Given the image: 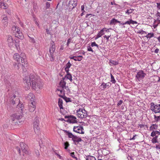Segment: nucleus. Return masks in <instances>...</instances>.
Wrapping results in <instances>:
<instances>
[{
    "mask_svg": "<svg viewBox=\"0 0 160 160\" xmlns=\"http://www.w3.org/2000/svg\"><path fill=\"white\" fill-rule=\"evenodd\" d=\"M18 63H15L14 64V66L15 67V68L18 70L21 67V63L20 62H18Z\"/></svg>",
    "mask_w": 160,
    "mask_h": 160,
    "instance_id": "38",
    "label": "nucleus"
},
{
    "mask_svg": "<svg viewBox=\"0 0 160 160\" xmlns=\"http://www.w3.org/2000/svg\"><path fill=\"white\" fill-rule=\"evenodd\" d=\"M73 130L74 132L79 133L83 134L84 133L83 127L81 126H74Z\"/></svg>",
    "mask_w": 160,
    "mask_h": 160,
    "instance_id": "9",
    "label": "nucleus"
},
{
    "mask_svg": "<svg viewBox=\"0 0 160 160\" xmlns=\"http://www.w3.org/2000/svg\"><path fill=\"white\" fill-rule=\"evenodd\" d=\"M50 4L49 2H47L46 3V9H48L50 7Z\"/></svg>",
    "mask_w": 160,
    "mask_h": 160,
    "instance_id": "52",
    "label": "nucleus"
},
{
    "mask_svg": "<svg viewBox=\"0 0 160 160\" xmlns=\"http://www.w3.org/2000/svg\"><path fill=\"white\" fill-rule=\"evenodd\" d=\"M72 64L70 63V62L69 61L67 64L65 66L64 68L65 71L66 72H69V69L72 66Z\"/></svg>",
    "mask_w": 160,
    "mask_h": 160,
    "instance_id": "20",
    "label": "nucleus"
},
{
    "mask_svg": "<svg viewBox=\"0 0 160 160\" xmlns=\"http://www.w3.org/2000/svg\"><path fill=\"white\" fill-rule=\"evenodd\" d=\"M157 134L160 135V132L159 131H156Z\"/></svg>",
    "mask_w": 160,
    "mask_h": 160,
    "instance_id": "61",
    "label": "nucleus"
},
{
    "mask_svg": "<svg viewBox=\"0 0 160 160\" xmlns=\"http://www.w3.org/2000/svg\"><path fill=\"white\" fill-rule=\"evenodd\" d=\"M144 32L143 31H142H142H139L138 32V33H140L143 34V33H142V32Z\"/></svg>",
    "mask_w": 160,
    "mask_h": 160,
    "instance_id": "63",
    "label": "nucleus"
},
{
    "mask_svg": "<svg viewBox=\"0 0 160 160\" xmlns=\"http://www.w3.org/2000/svg\"><path fill=\"white\" fill-rule=\"evenodd\" d=\"M117 23H120V22L118 21L115 18H113L111 21L110 22V24L111 25H114Z\"/></svg>",
    "mask_w": 160,
    "mask_h": 160,
    "instance_id": "33",
    "label": "nucleus"
},
{
    "mask_svg": "<svg viewBox=\"0 0 160 160\" xmlns=\"http://www.w3.org/2000/svg\"><path fill=\"white\" fill-rule=\"evenodd\" d=\"M81 10L82 11H83V12H85V11L84 10V5H82L81 7Z\"/></svg>",
    "mask_w": 160,
    "mask_h": 160,
    "instance_id": "58",
    "label": "nucleus"
},
{
    "mask_svg": "<svg viewBox=\"0 0 160 160\" xmlns=\"http://www.w3.org/2000/svg\"><path fill=\"white\" fill-rule=\"evenodd\" d=\"M56 154L57 155V156L60 159H63V158L62 156L60 155L59 154H58L57 153H56Z\"/></svg>",
    "mask_w": 160,
    "mask_h": 160,
    "instance_id": "53",
    "label": "nucleus"
},
{
    "mask_svg": "<svg viewBox=\"0 0 160 160\" xmlns=\"http://www.w3.org/2000/svg\"><path fill=\"white\" fill-rule=\"evenodd\" d=\"M82 59V58H79L77 57H76L75 59H74V60L75 61H80Z\"/></svg>",
    "mask_w": 160,
    "mask_h": 160,
    "instance_id": "49",
    "label": "nucleus"
},
{
    "mask_svg": "<svg viewBox=\"0 0 160 160\" xmlns=\"http://www.w3.org/2000/svg\"><path fill=\"white\" fill-rule=\"evenodd\" d=\"M72 140L74 142H81L82 140V139L80 138H78L75 136Z\"/></svg>",
    "mask_w": 160,
    "mask_h": 160,
    "instance_id": "34",
    "label": "nucleus"
},
{
    "mask_svg": "<svg viewBox=\"0 0 160 160\" xmlns=\"http://www.w3.org/2000/svg\"><path fill=\"white\" fill-rule=\"evenodd\" d=\"M77 115L78 117L80 118H86L87 114L86 111L83 109H79L77 110Z\"/></svg>",
    "mask_w": 160,
    "mask_h": 160,
    "instance_id": "7",
    "label": "nucleus"
},
{
    "mask_svg": "<svg viewBox=\"0 0 160 160\" xmlns=\"http://www.w3.org/2000/svg\"><path fill=\"white\" fill-rule=\"evenodd\" d=\"M27 99L30 100L31 102H35L34 100L35 99V95L32 93H29L28 95Z\"/></svg>",
    "mask_w": 160,
    "mask_h": 160,
    "instance_id": "14",
    "label": "nucleus"
},
{
    "mask_svg": "<svg viewBox=\"0 0 160 160\" xmlns=\"http://www.w3.org/2000/svg\"><path fill=\"white\" fill-rule=\"evenodd\" d=\"M24 81L28 89L32 86L33 89L38 91L42 88L43 84L39 81L38 78L32 74L25 77Z\"/></svg>",
    "mask_w": 160,
    "mask_h": 160,
    "instance_id": "1",
    "label": "nucleus"
},
{
    "mask_svg": "<svg viewBox=\"0 0 160 160\" xmlns=\"http://www.w3.org/2000/svg\"><path fill=\"white\" fill-rule=\"evenodd\" d=\"M33 124V128L34 132L37 134H39L40 130L39 127V121L38 117H36L34 119Z\"/></svg>",
    "mask_w": 160,
    "mask_h": 160,
    "instance_id": "5",
    "label": "nucleus"
},
{
    "mask_svg": "<svg viewBox=\"0 0 160 160\" xmlns=\"http://www.w3.org/2000/svg\"><path fill=\"white\" fill-rule=\"evenodd\" d=\"M22 68L23 71H25L26 70V68L24 69V68H26L28 66V63L27 61L24 62H23L22 63Z\"/></svg>",
    "mask_w": 160,
    "mask_h": 160,
    "instance_id": "30",
    "label": "nucleus"
},
{
    "mask_svg": "<svg viewBox=\"0 0 160 160\" xmlns=\"http://www.w3.org/2000/svg\"><path fill=\"white\" fill-rule=\"evenodd\" d=\"M12 30L14 33L16 37L21 39H23L24 36L22 33L20 31L19 27L15 26H13Z\"/></svg>",
    "mask_w": 160,
    "mask_h": 160,
    "instance_id": "3",
    "label": "nucleus"
},
{
    "mask_svg": "<svg viewBox=\"0 0 160 160\" xmlns=\"http://www.w3.org/2000/svg\"><path fill=\"white\" fill-rule=\"evenodd\" d=\"M76 57V56H70L69 57V58L70 59H73L74 60V59H75V58Z\"/></svg>",
    "mask_w": 160,
    "mask_h": 160,
    "instance_id": "59",
    "label": "nucleus"
},
{
    "mask_svg": "<svg viewBox=\"0 0 160 160\" xmlns=\"http://www.w3.org/2000/svg\"><path fill=\"white\" fill-rule=\"evenodd\" d=\"M19 40H14L12 37L11 35L7 36V42L10 48L13 47L15 45L18 48L19 46Z\"/></svg>",
    "mask_w": 160,
    "mask_h": 160,
    "instance_id": "2",
    "label": "nucleus"
},
{
    "mask_svg": "<svg viewBox=\"0 0 160 160\" xmlns=\"http://www.w3.org/2000/svg\"><path fill=\"white\" fill-rule=\"evenodd\" d=\"M151 142L152 143H155L158 142V140H157L156 139L153 138L151 140Z\"/></svg>",
    "mask_w": 160,
    "mask_h": 160,
    "instance_id": "48",
    "label": "nucleus"
},
{
    "mask_svg": "<svg viewBox=\"0 0 160 160\" xmlns=\"http://www.w3.org/2000/svg\"><path fill=\"white\" fill-rule=\"evenodd\" d=\"M20 56L18 53H15L13 56V59L16 61L17 62H20Z\"/></svg>",
    "mask_w": 160,
    "mask_h": 160,
    "instance_id": "16",
    "label": "nucleus"
},
{
    "mask_svg": "<svg viewBox=\"0 0 160 160\" xmlns=\"http://www.w3.org/2000/svg\"><path fill=\"white\" fill-rule=\"evenodd\" d=\"M64 148L66 149H67L69 144L68 142H66L64 143Z\"/></svg>",
    "mask_w": 160,
    "mask_h": 160,
    "instance_id": "43",
    "label": "nucleus"
},
{
    "mask_svg": "<svg viewBox=\"0 0 160 160\" xmlns=\"http://www.w3.org/2000/svg\"><path fill=\"white\" fill-rule=\"evenodd\" d=\"M87 50L88 51H91L92 52H93V51L92 49V48L90 46H88L87 47Z\"/></svg>",
    "mask_w": 160,
    "mask_h": 160,
    "instance_id": "50",
    "label": "nucleus"
},
{
    "mask_svg": "<svg viewBox=\"0 0 160 160\" xmlns=\"http://www.w3.org/2000/svg\"><path fill=\"white\" fill-rule=\"evenodd\" d=\"M49 57L50 60L51 61H53L54 60L55 57L54 56V53H50Z\"/></svg>",
    "mask_w": 160,
    "mask_h": 160,
    "instance_id": "36",
    "label": "nucleus"
},
{
    "mask_svg": "<svg viewBox=\"0 0 160 160\" xmlns=\"http://www.w3.org/2000/svg\"><path fill=\"white\" fill-rule=\"evenodd\" d=\"M111 85V84L110 82L106 83L104 82H103L101 85V87L103 89H104L106 88H108Z\"/></svg>",
    "mask_w": 160,
    "mask_h": 160,
    "instance_id": "19",
    "label": "nucleus"
},
{
    "mask_svg": "<svg viewBox=\"0 0 160 160\" xmlns=\"http://www.w3.org/2000/svg\"><path fill=\"white\" fill-rule=\"evenodd\" d=\"M157 17H158V18L159 19L160 18V13L159 12H158L156 14Z\"/></svg>",
    "mask_w": 160,
    "mask_h": 160,
    "instance_id": "55",
    "label": "nucleus"
},
{
    "mask_svg": "<svg viewBox=\"0 0 160 160\" xmlns=\"http://www.w3.org/2000/svg\"><path fill=\"white\" fill-rule=\"evenodd\" d=\"M134 9L132 8H129L126 10L125 11V14L127 15H129L130 14L133 13Z\"/></svg>",
    "mask_w": 160,
    "mask_h": 160,
    "instance_id": "28",
    "label": "nucleus"
},
{
    "mask_svg": "<svg viewBox=\"0 0 160 160\" xmlns=\"http://www.w3.org/2000/svg\"><path fill=\"white\" fill-rule=\"evenodd\" d=\"M64 80V79H62L61 80L59 83V86L62 88V89H63L66 86V82Z\"/></svg>",
    "mask_w": 160,
    "mask_h": 160,
    "instance_id": "27",
    "label": "nucleus"
},
{
    "mask_svg": "<svg viewBox=\"0 0 160 160\" xmlns=\"http://www.w3.org/2000/svg\"><path fill=\"white\" fill-rule=\"evenodd\" d=\"M122 101L121 100H120L119 101V102L118 103V104L120 105L122 103Z\"/></svg>",
    "mask_w": 160,
    "mask_h": 160,
    "instance_id": "62",
    "label": "nucleus"
},
{
    "mask_svg": "<svg viewBox=\"0 0 160 160\" xmlns=\"http://www.w3.org/2000/svg\"><path fill=\"white\" fill-rule=\"evenodd\" d=\"M20 145L22 151L24 152H25L26 151V145H25L24 143L23 142H21L20 143Z\"/></svg>",
    "mask_w": 160,
    "mask_h": 160,
    "instance_id": "26",
    "label": "nucleus"
},
{
    "mask_svg": "<svg viewBox=\"0 0 160 160\" xmlns=\"http://www.w3.org/2000/svg\"><path fill=\"white\" fill-rule=\"evenodd\" d=\"M154 36V33H149L145 36L147 38H150Z\"/></svg>",
    "mask_w": 160,
    "mask_h": 160,
    "instance_id": "40",
    "label": "nucleus"
},
{
    "mask_svg": "<svg viewBox=\"0 0 160 160\" xmlns=\"http://www.w3.org/2000/svg\"><path fill=\"white\" fill-rule=\"evenodd\" d=\"M3 19L2 20V23L3 24V25L4 27L7 26L8 25V18L7 17L5 16H3L2 18Z\"/></svg>",
    "mask_w": 160,
    "mask_h": 160,
    "instance_id": "18",
    "label": "nucleus"
},
{
    "mask_svg": "<svg viewBox=\"0 0 160 160\" xmlns=\"http://www.w3.org/2000/svg\"><path fill=\"white\" fill-rule=\"evenodd\" d=\"M63 101L61 98H59L58 101V105L60 109H63Z\"/></svg>",
    "mask_w": 160,
    "mask_h": 160,
    "instance_id": "31",
    "label": "nucleus"
},
{
    "mask_svg": "<svg viewBox=\"0 0 160 160\" xmlns=\"http://www.w3.org/2000/svg\"><path fill=\"white\" fill-rule=\"evenodd\" d=\"M146 76V74L143 71L140 70L137 73L136 76V81L139 82H142L143 79Z\"/></svg>",
    "mask_w": 160,
    "mask_h": 160,
    "instance_id": "4",
    "label": "nucleus"
},
{
    "mask_svg": "<svg viewBox=\"0 0 160 160\" xmlns=\"http://www.w3.org/2000/svg\"><path fill=\"white\" fill-rule=\"evenodd\" d=\"M57 91L58 93V92H59L61 94H64L65 92H67L68 93L70 92V91L68 87L65 86V87L62 89H57Z\"/></svg>",
    "mask_w": 160,
    "mask_h": 160,
    "instance_id": "13",
    "label": "nucleus"
},
{
    "mask_svg": "<svg viewBox=\"0 0 160 160\" xmlns=\"http://www.w3.org/2000/svg\"><path fill=\"white\" fill-rule=\"evenodd\" d=\"M110 76L111 78V80L110 81L111 82L113 83H115L116 82V81L114 78V77L113 76L112 74H110Z\"/></svg>",
    "mask_w": 160,
    "mask_h": 160,
    "instance_id": "41",
    "label": "nucleus"
},
{
    "mask_svg": "<svg viewBox=\"0 0 160 160\" xmlns=\"http://www.w3.org/2000/svg\"><path fill=\"white\" fill-rule=\"evenodd\" d=\"M65 132H66L67 135L68 136V138H71L72 140L74 138V137L75 136L73 135L72 133L69 132L68 131H65Z\"/></svg>",
    "mask_w": 160,
    "mask_h": 160,
    "instance_id": "32",
    "label": "nucleus"
},
{
    "mask_svg": "<svg viewBox=\"0 0 160 160\" xmlns=\"http://www.w3.org/2000/svg\"><path fill=\"white\" fill-rule=\"evenodd\" d=\"M68 122L70 123H74L77 122L76 118L74 116H71L68 120Z\"/></svg>",
    "mask_w": 160,
    "mask_h": 160,
    "instance_id": "15",
    "label": "nucleus"
},
{
    "mask_svg": "<svg viewBox=\"0 0 160 160\" xmlns=\"http://www.w3.org/2000/svg\"><path fill=\"white\" fill-rule=\"evenodd\" d=\"M86 160H96V158L93 156H88L86 157ZM98 160H102L101 159Z\"/></svg>",
    "mask_w": 160,
    "mask_h": 160,
    "instance_id": "35",
    "label": "nucleus"
},
{
    "mask_svg": "<svg viewBox=\"0 0 160 160\" xmlns=\"http://www.w3.org/2000/svg\"><path fill=\"white\" fill-rule=\"evenodd\" d=\"M152 82L156 83L160 82V77L157 76H154L153 77Z\"/></svg>",
    "mask_w": 160,
    "mask_h": 160,
    "instance_id": "21",
    "label": "nucleus"
},
{
    "mask_svg": "<svg viewBox=\"0 0 160 160\" xmlns=\"http://www.w3.org/2000/svg\"><path fill=\"white\" fill-rule=\"evenodd\" d=\"M29 38H30V41L31 42L34 43L35 42V41L33 37H31L28 36Z\"/></svg>",
    "mask_w": 160,
    "mask_h": 160,
    "instance_id": "44",
    "label": "nucleus"
},
{
    "mask_svg": "<svg viewBox=\"0 0 160 160\" xmlns=\"http://www.w3.org/2000/svg\"><path fill=\"white\" fill-rule=\"evenodd\" d=\"M159 51V49H158V48H157V49H156L155 50V51H154V52H155V53H158V52Z\"/></svg>",
    "mask_w": 160,
    "mask_h": 160,
    "instance_id": "57",
    "label": "nucleus"
},
{
    "mask_svg": "<svg viewBox=\"0 0 160 160\" xmlns=\"http://www.w3.org/2000/svg\"><path fill=\"white\" fill-rule=\"evenodd\" d=\"M55 50V44L53 43L50 46L49 48V53H54Z\"/></svg>",
    "mask_w": 160,
    "mask_h": 160,
    "instance_id": "24",
    "label": "nucleus"
},
{
    "mask_svg": "<svg viewBox=\"0 0 160 160\" xmlns=\"http://www.w3.org/2000/svg\"><path fill=\"white\" fill-rule=\"evenodd\" d=\"M158 126L156 124H152L150 127L149 130L150 131H154V130L158 129Z\"/></svg>",
    "mask_w": 160,
    "mask_h": 160,
    "instance_id": "25",
    "label": "nucleus"
},
{
    "mask_svg": "<svg viewBox=\"0 0 160 160\" xmlns=\"http://www.w3.org/2000/svg\"><path fill=\"white\" fill-rule=\"evenodd\" d=\"M66 73L67 74L64 78H62V79H64L65 80L69 79L70 80L71 82H72V75H71V74H70L69 72Z\"/></svg>",
    "mask_w": 160,
    "mask_h": 160,
    "instance_id": "17",
    "label": "nucleus"
},
{
    "mask_svg": "<svg viewBox=\"0 0 160 160\" xmlns=\"http://www.w3.org/2000/svg\"><path fill=\"white\" fill-rule=\"evenodd\" d=\"M11 117L13 121L15 120H17L18 121L19 123H21L22 122V121H20V119L22 117V116L21 114L19 113H15L12 115Z\"/></svg>",
    "mask_w": 160,
    "mask_h": 160,
    "instance_id": "10",
    "label": "nucleus"
},
{
    "mask_svg": "<svg viewBox=\"0 0 160 160\" xmlns=\"http://www.w3.org/2000/svg\"><path fill=\"white\" fill-rule=\"evenodd\" d=\"M157 8L158 9L160 10V2L157 3Z\"/></svg>",
    "mask_w": 160,
    "mask_h": 160,
    "instance_id": "54",
    "label": "nucleus"
},
{
    "mask_svg": "<svg viewBox=\"0 0 160 160\" xmlns=\"http://www.w3.org/2000/svg\"><path fill=\"white\" fill-rule=\"evenodd\" d=\"M77 0H70L69 2L68 7L70 9H72L77 5Z\"/></svg>",
    "mask_w": 160,
    "mask_h": 160,
    "instance_id": "11",
    "label": "nucleus"
},
{
    "mask_svg": "<svg viewBox=\"0 0 160 160\" xmlns=\"http://www.w3.org/2000/svg\"><path fill=\"white\" fill-rule=\"evenodd\" d=\"M17 108L19 109V112H20L21 113H22L23 112L24 108L23 105L22 104L20 103H19L17 105Z\"/></svg>",
    "mask_w": 160,
    "mask_h": 160,
    "instance_id": "23",
    "label": "nucleus"
},
{
    "mask_svg": "<svg viewBox=\"0 0 160 160\" xmlns=\"http://www.w3.org/2000/svg\"><path fill=\"white\" fill-rule=\"evenodd\" d=\"M71 40L70 39H69L68 40V42L67 43V46H68L69 45V44L70 43V42H71Z\"/></svg>",
    "mask_w": 160,
    "mask_h": 160,
    "instance_id": "56",
    "label": "nucleus"
},
{
    "mask_svg": "<svg viewBox=\"0 0 160 160\" xmlns=\"http://www.w3.org/2000/svg\"><path fill=\"white\" fill-rule=\"evenodd\" d=\"M150 105V109L152 112L156 113L160 112V104L151 102Z\"/></svg>",
    "mask_w": 160,
    "mask_h": 160,
    "instance_id": "6",
    "label": "nucleus"
},
{
    "mask_svg": "<svg viewBox=\"0 0 160 160\" xmlns=\"http://www.w3.org/2000/svg\"><path fill=\"white\" fill-rule=\"evenodd\" d=\"M17 149V151H18V152L19 153H20L21 152V150H20V148H18Z\"/></svg>",
    "mask_w": 160,
    "mask_h": 160,
    "instance_id": "60",
    "label": "nucleus"
},
{
    "mask_svg": "<svg viewBox=\"0 0 160 160\" xmlns=\"http://www.w3.org/2000/svg\"><path fill=\"white\" fill-rule=\"evenodd\" d=\"M137 22L136 21H133L132 19H129L128 21L125 22V23H126V24L128 25H130L131 24H137Z\"/></svg>",
    "mask_w": 160,
    "mask_h": 160,
    "instance_id": "29",
    "label": "nucleus"
},
{
    "mask_svg": "<svg viewBox=\"0 0 160 160\" xmlns=\"http://www.w3.org/2000/svg\"><path fill=\"white\" fill-rule=\"evenodd\" d=\"M36 102H30L28 105V110L29 112H33L36 109Z\"/></svg>",
    "mask_w": 160,
    "mask_h": 160,
    "instance_id": "12",
    "label": "nucleus"
},
{
    "mask_svg": "<svg viewBox=\"0 0 160 160\" xmlns=\"http://www.w3.org/2000/svg\"><path fill=\"white\" fill-rule=\"evenodd\" d=\"M0 7L3 9H6L7 8V5L3 2H0Z\"/></svg>",
    "mask_w": 160,
    "mask_h": 160,
    "instance_id": "37",
    "label": "nucleus"
},
{
    "mask_svg": "<svg viewBox=\"0 0 160 160\" xmlns=\"http://www.w3.org/2000/svg\"><path fill=\"white\" fill-rule=\"evenodd\" d=\"M152 132L151 136L152 137H154L155 136L156 134V131H152Z\"/></svg>",
    "mask_w": 160,
    "mask_h": 160,
    "instance_id": "45",
    "label": "nucleus"
},
{
    "mask_svg": "<svg viewBox=\"0 0 160 160\" xmlns=\"http://www.w3.org/2000/svg\"><path fill=\"white\" fill-rule=\"evenodd\" d=\"M154 119L156 122H158L160 121V115L159 116H157L154 115Z\"/></svg>",
    "mask_w": 160,
    "mask_h": 160,
    "instance_id": "42",
    "label": "nucleus"
},
{
    "mask_svg": "<svg viewBox=\"0 0 160 160\" xmlns=\"http://www.w3.org/2000/svg\"><path fill=\"white\" fill-rule=\"evenodd\" d=\"M71 156L73 158H75L76 159H77V158L75 156L74 153V152H71Z\"/></svg>",
    "mask_w": 160,
    "mask_h": 160,
    "instance_id": "51",
    "label": "nucleus"
},
{
    "mask_svg": "<svg viewBox=\"0 0 160 160\" xmlns=\"http://www.w3.org/2000/svg\"><path fill=\"white\" fill-rule=\"evenodd\" d=\"M21 63L23 62H24L27 61L26 59V56L25 54L24 53H22L20 54V57Z\"/></svg>",
    "mask_w": 160,
    "mask_h": 160,
    "instance_id": "22",
    "label": "nucleus"
},
{
    "mask_svg": "<svg viewBox=\"0 0 160 160\" xmlns=\"http://www.w3.org/2000/svg\"><path fill=\"white\" fill-rule=\"evenodd\" d=\"M91 46L92 47H93L94 46L97 47L98 48V45L95 42H92Z\"/></svg>",
    "mask_w": 160,
    "mask_h": 160,
    "instance_id": "46",
    "label": "nucleus"
},
{
    "mask_svg": "<svg viewBox=\"0 0 160 160\" xmlns=\"http://www.w3.org/2000/svg\"><path fill=\"white\" fill-rule=\"evenodd\" d=\"M111 34H110L108 36L105 35L103 36V38H106L107 41H108L109 39V38L111 37Z\"/></svg>",
    "mask_w": 160,
    "mask_h": 160,
    "instance_id": "47",
    "label": "nucleus"
},
{
    "mask_svg": "<svg viewBox=\"0 0 160 160\" xmlns=\"http://www.w3.org/2000/svg\"><path fill=\"white\" fill-rule=\"evenodd\" d=\"M109 29H112V28H108L107 29L106 28H103L98 33L96 37H95V40H97L98 38L101 37L104 34V32H109Z\"/></svg>",
    "mask_w": 160,
    "mask_h": 160,
    "instance_id": "8",
    "label": "nucleus"
},
{
    "mask_svg": "<svg viewBox=\"0 0 160 160\" xmlns=\"http://www.w3.org/2000/svg\"><path fill=\"white\" fill-rule=\"evenodd\" d=\"M35 23H36V25H37V26H38V27H39V23H38V22L37 21H35Z\"/></svg>",
    "mask_w": 160,
    "mask_h": 160,
    "instance_id": "64",
    "label": "nucleus"
},
{
    "mask_svg": "<svg viewBox=\"0 0 160 160\" xmlns=\"http://www.w3.org/2000/svg\"><path fill=\"white\" fill-rule=\"evenodd\" d=\"M110 65L112 64L114 65H117L118 64V61L112 60L110 61Z\"/></svg>",
    "mask_w": 160,
    "mask_h": 160,
    "instance_id": "39",
    "label": "nucleus"
}]
</instances>
